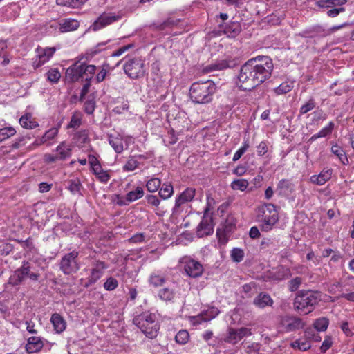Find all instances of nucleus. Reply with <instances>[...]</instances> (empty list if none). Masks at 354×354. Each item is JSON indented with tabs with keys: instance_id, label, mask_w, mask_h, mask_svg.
<instances>
[{
	"instance_id": "f257e3e1",
	"label": "nucleus",
	"mask_w": 354,
	"mask_h": 354,
	"mask_svg": "<svg viewBox=\"0 0 354 354\" xmlns=\"http://www.w3.org/2000/svg\"><path fill=\"white\" fill-rule=\"evenodd\" d=\"M256 87L269 79L273 71V63L268 56H257L247 61Z\"/></svg>"
},
{
	"instance_id": "f03ea898",
	"label": "nucleus",
	"mask_w": 354,
	"mask_h": 354,
	"mask_svg": "<svg viewBox=\"0 0 354 354\" xmlns=\"http://www.w3.org/2000/svg\"><path fill=\"white\" fill-rule=\"evenodd\" d=\"M216 91V86L212 80L194 82L189 89V97L195 104H205L212 102Z\"/></svg>"
},
{
	"instance_id": "7ed1b4c3",
	"label": "nucleus",
	"mask_w": 354,
	"mask_h": 354,
	"mask_svg": "<svg viewBox=\"0 0 354 354\" xmlns=\"http://www.w3.org/2000/svg\"><path fill=\"white\" fill-rule=\"evenodd\" d=\"M133 323L147 337L153 339L158 335L160 325L155 314L144 312L135 316Z\"/></svg>"
},
{
	"instance_id": "20e7f679",
	"label": "nucleus",
	"mask_w": 354,
	"mask_h": 354,
	"mask_svg": "<svg viewBox=\"0 0 354 354\" xmlns=\"http://www.w3.org/2000/svg\"><path fill=\"white\" fill-rule=\"evenodd\" d=\"M322 300L320 292L313 290H301L295 299L293 305L295 310L304 314L313 310L315 306Z\"/></svg>"
},
{
	"instance_id": "39448f33",
	"label": "nucleus",
	"mask_w": 354,
	"mask_h": 354,
	"mask_svg": "<svg viewBox=\"0 0 354 354\" xmlns=\"http://www.w3.org/2000/svg\"><path fill=\"white\" fill-rule=\"evenodd\" d=\"M278 220V212L273 204H264L257 208V221L261 223V230L270 231Z\"/></svg>"
},
{
	"instance_id": "423d86ee",
	"label": "nucleus",
	"mask_w": 354,
	"mask_h": 354,
	"mask_svg": "<svg viewBox=\"0 0 354 354\" xmlns=\"http://www.w3.org/2000/svg\"><path fill=\"white\" fill-rule=\"evenodd\" d=\"M40 277L39 272L32 270L31 263L28 261H24L20 268H17L10 277V283L14 286L21 283L26 278L31 281H37Z\"/></svg>"
},
{
	"instance_id": "0eeeda50",
	"label": "nucleus",
	"mask_w": 354,
	"mask_h": 354,
	"mask_svg": "<svg viewBox=\"0 0 354 354\" xmlns=\"http://www.w3.org/2000/svg\"><path fill=\"white\" fill-rule=\"evenodd\" d=\"M79 252L74 250L65 254L59 262V269L66 275L76 273L80 270Z\"/></svg>"
},
{
	"instance_id": "6e6552de",
	"label": "nucleus",
	"mask_w": 354,
	"mask_h": 354,
	"mask_svg": "<svg viewBox=\"0 0 354 354\" xmlns=\"http://www.w3.org/2000/svg\"><path fill=\"white\" fill-rule=\"evenodd\" d=\"M124 73L131 79H137L145 75V63L138 57L128 59L124 66Z\"/></svg>"
},
{
	"instance_id": "1a4fd4ad",
	"label": "nucleus",
	"mask_w": 354,
	"mask_h": 354,
	"mask_svg": "<svg viewBox=\"0 0 354 354\" xmlns=\"http://www.w3.org/2000/svg\"><path fill=\"white\" fill-rule=\"evenodd\" d=\"M251 72L247 62L240 68L236 84L243 91H250L256 87L254 78L252 76Z\"/></svg>"
},
{
	"instance_id": "9d476101",
	"label": "nucleus",
	"mask_w": 354,
	"mask_h": 354,
	"mask_svg": "<svg viewBox=\"0 0 354 354\" xmlns=\"http://www.w3.org/2000/svg\"><path fill=\"white\" fill-rule=\"evenodd\" d=\"M250 328L246 327H241L239 328H229L227 335L224 338V342L231 344H236L243 337L252 335Z\"/></svg>"
},
{
	"instance_id": "9b49d317",
	"label": "nucleus",
	"mask_w": 354,
	"mask_h": 354,
	"mask_svg": "<svg viewBox=\"0 0 354 354\" xmlns=\"http://www.w3.org/2000/svg\"><path fill=\"white\" fill-rule=\"evenodd\" d=\"M56 48L55 47L41 48L37 47L36 48L37 55L32 62V66L35 68H38L47 62L53 56Z\"/></svg>"
},
{
	"instance_id": "f8f14e48",
	"label": "nucleus",
	"mask_w": 354,
	"mask_h": 354,
	"mask_svg": "<svg viewBox=\"0 0 354 354\" xmlns=\"http://www.w3.org/2000/svg\"><path fill=\"white\" fill-rule=\"evenodd\" d=\"M280 326L283 331L288 333L302 328L304 326V323L299 317L286 315L281 317Z\"/></svg>"
},
{
	"instance_id": "ddd939ff",
	"label": "nucleus",
	"mask_w": 354,
	"mask_h": 354,
	"mask_svg": "<svg viewBox=\"0 0 354 354\" xmlns=\"http://www.w3.org/2000/svg\"><path fill=\"white\" fill-rule=\"evenodd\" d=\"M108 266L104 262L95 260L92 263L91 274L88 278L86 286L88 287L96 283L103 275L104 270L107 269Z\"/></svg>"
},
{
	"instance_id": "4468645a",
	"label": "nucleus",
	"mask_w": 354,
	"mask_h": 354,
	"mask_svg": "<svg viewBox=\"0 0 354 354\" xmlns=\"http://www.w3.org/2000/svg\"><path fill=\"white\" fill-rule=\"evenodd\" d=\"M184 263V270L187 276L196 278L203 272V267L198 261L188 258H184L183 260Z\"/></svg>"
},
{
	"instance_id": "2eb2a0df",
	"label": "nucleus",
	"mask_w": 354,
	"mask_h": 354,
	"mask_svg": "<svg viewBox=\"0 0 354 354\" xmlns=\"http://www.w3.org/2000/svg\"><path fill=\"white\" fill-rule=\"evenodd\" d=\"M295 191V185L291 180L288 179L281 180L276 188V192L279 196L284 197H292L294 198V192Z\"/></svg>"
},
{
	"instance_id": "dca6fc26",
	"label": "nucleus",
	"mask_w": 354,
	"mask_h": 354,
	"mask_svg": "<svg viewBox=\"0 0 354 354\" xmlns=\"http://www.w3.org/2000/svg\"><path fill=\"white\" fill-rule=\"evenodd\" d=\"M196 190L194 188L188 187L185 189L175 201V205L173 207L172 212L174 214H177L179 212L180 206L186 203L190 202L194 197Z\"/></svg>"
},
{
	"instance_id": "f3484780",
	"label": "nucleus",
	"mask_w": 354,
	"mask_h": 354,
	"mask_svg": "<svg viewBox=\"0 0 354 354\" xmlns=\"http://www.w3.org/2000/svg\"><path fill=\"white\" fill-rule=\"evenodd\" d=\"M120 19L119 16L111 13H102L93 23V29L98 30L105 26L113 24Z\"/></svg>"
},
{
	"instance_id": "a211bd4d",
	"label": "nucleus",
	"mask_w": 354,
	"mask_h": 354,
	"mask_svg": "<svg viewBox=\"0 0 354 354\" xmlns=\"http://www.w3.org/2000/svg\"><path fill=\"white\" fill-rule=\"evenodd\" d=\"M81 64L75 63L66 69L65 78L68 82H75L80 78L84 79Z\"/></svg>"
},
{
	"instance_id": "6ab92c4d",
	"label": "nucleus",
	"mask_w": 354,
	"mask_h": 354,
	"mask_svg": "<svg viewBox=\"0 0 354 354\" xmlns=\"http://www.w3.org/2000/svg\"><path fill=\"white\" fill-rule=\"evenodd\" d=\"M213 232L214 227L212 218L204 216L197 227V236L198 237H203L212 234Z\"/></svg>"
},
{
	"instance_id": "aec40b11",
	"label": "nucleus",
	"mask_w": 354,
	"mask_h": 354,
	"mask_svg": "<svg viewBox=\"0 0 354 354\" xmlns=\"http://www.w3.org/2000/svg\"><path fill=\"white\" fill-rule=\"evenodd\" d=\"M219 313L217 308L212 307L205 311L202 312L200 315L193 317L194 323L200 324L202 322H205L215 318Z\"/></svg>"
},
{
	"instance_id": "412c9836",
	"label": "nucleus",
	"mask_w": 354,
	"mask_h": 354,
	"mask_svg": "<svg viewBox=\"0 0 354 354\" xmlns=\"http://www.w3.org/2000/svg\"><path fill=\"white\" fill-rule=\"evenodd\" d=\"M27 342L26 349L29 353L39 352L44 346L39 337L32 336L28 339Z\"/></svg>"
},
{
	"instance_id": "4be33fe9",
	"label": "nucleus",
	"mask_w": 354,
	"mask_h": 354,
	"mask_svg": "<svg viewBox=\"0 0 354 354\" xmlns=\"http://www.w3.org/2000/svg\"><path fill=\"white\" fill-rule=\"evenodd\" d=\"M333 174V169H324L322 170L318 175H313L310 178V180L312 183L317 185H323L328 180L331 178Z\"/></svg>"
},
{
	"instance_id": "5701e85b",
	"label": "nucleus",
	"mask_w": 354,
	"mask_h": 354,
	"mask_svg": "<svg viewBox=\"0 0 354 354\" xmlns=\"http://www.w3.org/2000/svg\"><path fill=\"white\" fill-rule=\"evenodd\" d=\"M273 300L271 297L264 292L259 293L253 300V304L259 308H264L266 306H272Z\"/></svg>"
},
{
	"instance_id": "b1692460",
	"label": "nucleus",
	"mask_w": 354,
	"mask_h": 354,
	"mask_svg": "<svg viewBox=\"0 0 354 354\" xmlns=\"http://www.w3.org/2000/svg\"><path fill=\"white\" fill-rule=\"evenodd\" d=\"M71 145L66 142H62L56 148V155L59 160H64L71 156Z\"/></svg>"
},
{
	"instance_id": "393cba45",
	"label": "nucleus",
	"mask_w": 354,
	"mask_h": 354,
	"mask_svg": "<svg viewBox=\"0 0 354 354\" xmlns=\"http://www.w3.org/2000/svg\"><path fill=\"white\" fill-rule=\"evenodd\" d=\"M54 330L56 333L60 334L64 332L66 327V323L64 319L58 313H54L50 318Z\"/></svg>"
},
{
	"instance_id": "a878e982",
	"label": "nucleus",
	"mask_w": 354,
	"mask_h": 354,
	"mask_svg": "<svg viewBox=\"0 0 354 354\" xmlns=\"http://www.w3.org/2000/svg\"><path fill=\"white\" fill-rule=\"evenodd\" d=\"M79 26L78 21L73 19H66L59 24V31L61 32L73 31L77 30Z\"/></svg>"
},
{
	"instance_id": "bb28decb",
	"label": "nucleus",
	"mask_w": 354,
	"mask_h": 354,
	"mask_svg": "<svg viewBox=\"0 0 354 354\" xmlns=\"http://www.w3.org/2000/svg\"><path fill=\"white\" fill-rule=\"evenodd\" d=\"M19 124L23 128L28 129H33L39 126L38 122L32 118L30 113L22 115L19 119Z\"/></svg>"
},
{
	"instance_id": "cd10ccee",
	"label": "nucleus",
	"mask_w": 354,
	"mask_h": 354,
	"mask_svg": "<svg viewBox=\"0 0 354 354\" xmlns=\"http://www.w3.org/2000/svg\"><path fill=\"white\" fill-rule=\"evenodd\" d=\"M144 189L138 186L135 189L129 192L126 196L125 199L128 203H132L144 196Z\"/></svg>"
},
{
	"instance_id": "c85d7f7f",
	"label": "nucleus",
	"mask_w": 354,
	"mask_h": 354,
	"mask_svg": "<svg viewBox=\"0 0 354 354\" xmlns=\"http://www.w3.org/2000/svg\"><path fill=\"white\" fill-rule=\"evenodd\" d=\"M174 194V187L170 183H165L160 187L158 195L163 200L168 199L171 197Z\"/></svg>"
},
{
	"instance_id": "c756f323",
	"label": "nucleus",
	"mask_w": 354,
	"mask_h": 354,
	"mask_svg": "<svg viewBox=\"0 0 354 354\" xmlns=\"http://www.w3.org/2000/svg\"><path fill=\"white\" fill-rule=\"evenodd\" d=\"M334 123L333 122H330L327 126L321 129L317 133L314 134L310 138V141H314L317 138L326 137V136L330 134L334 129Z\"/></svg>"
},
{
	"instance_id": "7c9ffc66",
	"label": "nucleus",
	"mask_w": 354,
	"mask_h": 354,
	"mask_svg": "<svg viewBox=\"0 0 354 354\" xmlns=\"http://www.w3.org/2000/svg\"><path fill=\"white\" fill-rule=\"evenodd\" d=\"M161 184L160 178L152 177L146 182V188L149 192L154 193L160 189Z\"/></svg>"
},
{
	"instance_id": "2f4dec72",
	"label": "nucleus",
	"mask_w": 354,
	"mask_h": 354,
	"mask_svg": "<svg viewBox=\"0 0 354 354\" xmlns=\"http://www.w3.org/2000/svg\"><path fill=\"white\" fill-rule=\"evenodd\" d=\"M331 152L338 157L343 165H347L348 163V160L345 151L337 144L332 146Z\"/></svg>"
},
{
	"instance_id": "473e14b6",
	"label": "nucleus",
	"mask_w": 354,
	"mask_h": 354,
	"mask_svg": "<svg viewBox=\"0 0 354 354\" xmlns=\"http://www.w3.org/2000/svg\"><path fill=\"white\" fill-rule=\"evenodd\" d=\"M75 143L79 147H83V145L89 141L88 133L86 130H81L77 131L74 136Z\"/></svg>"
},
{
	"instance_id": "72a5a7b5",
	"label": "nucleus",
	"mask_w": 354,
	"mask_h": 354,
	"mask_svg": "<svg viewBox=\"0 0 354 354\" xmlns=\"http://www.w3.org/2000/svg\"><path fill=\"white\" fill-rule=\"evenodd\" d=\"M109 142L116 153H120L122 152L124 149L123 142L120 138L110 135L109 136Z\"/></svg>"
},
{
	"instance_id": "f704fd0d",
	"label": "nucleus",
	"mask_w": 354,
	"mask_h": 354,
	"mask_svg": "<svg viewBox=\"0 0 354 354\" xmlns=\"http://www.w3.org/2000/svg\"><path fill=\"white\" fill-rule=\"evenodd\" d=\"M347 0H326L325 1H316L315 4L320 8H329L333 6H342Z\"/></svg>"
},
{
	"instance_id": "c9c22d12",
	"label": "nucleus",
	"mask_w": 354,
	"mask_h": 354,
	"mask_svg": "<svg viewBox=\"0 0 354 354\" xmlns=\"http://www.w3.org/2000/svg\"><path fill=\"white\" fill-rule=\"evenodd\" d=\"M294 86L292 82H285L281 83L279 86L274 88L276 95H284L290 92Z\"/></svg>"
},
{
	"instance_id": "e433bc0d",
	"label": "nucleus",
	"mask_w": 354,
	"mask_h": 354,
	"mask_svg": "<svg viewBox=\"0 0 354 354\" xmlns=\"http://www.w3.org/2000/svg\"><path fill=\"white\" fill-rule=\"evenodd\" d=\"M88 0H57V3L60 6L76 8L84 4Z\"/></svg>"
},
{
	"instance_id": "4c0bfd02",
	"label": "nucleus",
	"mask_w": 354,
	"mask_h": 354,
	"mask_svg": "<svg viewBox=\"0 0 354 354\" xmlns=\"http://www.w3.org/2000/svg\"><path fill=\"white\" fill-rule=\"evenodd\" d=\"M158 297L163 301H170L174 299L175 297V292L172 289L165 288L159 290Z\"/></svg>"
},
{
	"instance_id": "58836bf2",
	"label": "nucleus",
	"mask_w": 354,
	"mask_h": 354,
	"mask_svg": "<svg viewBox=\"0 0 354 354\" xmlns=\"http://www.w3.org/2000/svg\"><path fill=\"white\" fill-rule=\"evenodd\" d=\"M291 346L300 351H307L311 347V344L306 339H299L291 343Z\"/></svg>"
},
{
	"instance_id": "ea45409f",
	"label": "nucleus",
	"mask_w": 354,
	"mask_h": 354,
	"mask_svg": "<svg viewBox=\"0 0 354 354\" xmlns=\"http://www.w3.org/2000/svg\"><path fill=\"white\" fill-rule=\"evenodd\" d=\"M82 68L83 71L84 79L86 81H91L93 75L95 73L96 66L95 65H86L81 64Z\"/></svg>"
},
{
	"instance_id": "a19ab883",
	"label": "nucleus",
	"mask_w": 354,
	"mask_h": 354,
	"mask_svg": "<svg viewBox=\"0 0 354 354\" xmlns=\"http://www.w3.org/2000/svg\"><path fill=\"white\" fill-rule=\"evenodd\" d=\"M249 185V183L247 180L241 178L236 179L232 182L231 188L234 190L245 191Z\"/></svg>"
},
{
	"instance_id": "79ce46f5",
	"label": "nucleus",
	"mask_w": 354,
	"mask_h": 354,
	"mask_svg": "<svg viewBox=\"0 0 354 354\" xmlns=\"http://www.w3.org/2000/svg\"><path fill=\"white\" fill-rule=\"evenodd\" d=\"M236 65L234 60H221L212 66L214 70H224L228 68H232Z\"/></svg>"
},
{
	"instance_id": "37998d69",
	"label": "nucleus",
	"mask_w": 354,
	"mask_h": 354,
	"mask_svg": "<svg viewBox=\"0 0 354 354\" xmlns=\"http://www.w3.org/2000/svg\"><path fill=\"white\" fill-rule=\"evenodd\" d=\"M47 80L52 84L57 83L60 78L61 74L57 68H50L46 73Z\"/></svg>"
},
{
	"instance_id": "c03bdc74",
	"label": "nucleus",
	"mask_w": 354,
	"mask_h": 354,
	"mask_svg": "<svg viewBox=\"0 0 354 354\" xmlns=\"http://www.w3.org/2000/svg\"><path fill=\"white\" fill-rule=\"evenodd\" d=\"M82 124V114L80 112H75L71 116V121L67 128L77 129Z\"/></svg>"
},
{
	"instance_id": "a18cd8bd",
	"label": "nucleus",
	"mask_w": 354,
	"mask_h": 354,
	"mask_svg": "<svg viewBox=\"0 0 354 354\" xmlns=\"http://www.w3.org/2000/svg\"><path fill=\"white\" fill-rule=\"evenodd\" d=\"M329 321L326 317L317 319L314 322V328L317 331H325L328 326Z\"/></svg>"
},
{
	"instance_id": "49530a36",
	"label": "nucleus",
	"mask_w": 354,
	"mask_h": 354,
	"mask_svg": "<svg viewBox=\"0 0 354 354\" xmlns=\"http://www.w3.org/2000/svg\"><path fill=\"white\" fill-rule=\"evenodd\" d=\"M82 184L79 179H73L68 181V189L73 194H80Z\"/></svg>"
},
{
	"instance_id": "de8ad7c7",
	"label": "nucleus",
	"mask_w": 354,
	"mask_h": 354,
	"mask_svg": "<svg viewBox=\"0 0 354 354\" xmlns=\"http://www.w3.org/2000/svg\"><path fill=\"white\" fill-rule=\"evenodd\" d=\"M15 133L16 130L12 127L0 129V142L13 136Z\"/></svg>"
},
{
	"instance_id": "09e8293b",
	"label": "nucleus",
	"mask_w": 354,
	"mask_h": 354,
	"mask_svg": "<svg viewBox=\"0 0 354 354\" xmlns=\"http://www.w3.org/2000/svg\"><path fill=\"white\" fill-rule=\"evenodd\" d=\"M149 281V283L154 287H159L165 282V279L160 274L153 273L150 275Z\"/></svg>"
},
{
	"instance_id": "8fccbe9b",
	"label": "nucleus",
	"mask_w": 354,
	"mask_h": 354,
	"mask_svg": "<svg viewBox=\"0 0 354 354\" xmlns=\"http://www.w3.org/2000/svg\"><path fill=\"white\" fill-rule=\"evenodd\" d=\"M189 338V333L185 330H180L175 336L176 342L179 344H185Z\"/></svg>"
},
{
	"instance_id": "3c124183",
	"label": "nucleus",
	"mask_w": 354,
	"mask_h": 354,
	"mask_svg": "<svg viewBox=\"0 0 354 354\" xmlns=\"http://www.w3.org/2000/svg\"><path fill=\"white\" fill-rule=\"evenodd\" d=\"M59 129L57 127H53L48 131H46L44 133V135L41 137V142H48L53 139H54L57 133H58Z\"/></svg>"
},
{
	"instance_id": "603ef678",
	"label": "nucleus",
	"mask_w": 354,
	"mask_h": 354,
	"mask_svg": "<svg viewBox=\"0 0 354 354\" xmlns=\"http://www.w3.org/2000/svg\"><path fill=\"white\" fill-rule=\"evenodd\" d=\"M316 106V103L313 98L309 99V100L302 105L299 109V113L304 115L313 110Z\"/></svg>"
},
{
	"instance_id": "864d4df0",
	"label": "nucleus",
	"mask_w": 354,
	"mask_h": 354,
	"mask_svg": "<svg viewBox=\"0 0 354 354\" xmlns=\"http://www.w3.org/2000/svg\"><path fill=\"white\" fill-rule=\"evenodd\" d=\"M104 288L107 291H112L118 286V282L116 279L110 277L107 278L106 281L104 283Z\"/></svg>"
},
{
	"instance_id": "5fc2aeb1",
	"label": "nucleus",
	"mask_w": 354,
	"mask_h": 354,
	"mask_svg": "<svg viewBox=\"0 0 354 354\" xmlns=\"http://www.w3.org/2000/svg\"><path fill=\"white\" fill-rule=\"evenodd\" d=\"M139 165V162L134 157H131L123 166V170L125 171H132Z\"/></svg>"
},
{
	"instance_id": "6e6d98bb",
	"label": "nucleus",
	"mask_w": 354,
	"mask_h": 354,
	"mask_svg": "<svg viewBox=\"0 0 354 354\" xmlns=\"http://www.w3.org/2000/svg\"><path fill=\"white\" fill-rule=\"evenodd\" d=\"M243 257L244 252L240 248H234L231 252V257L234 262H241L243 259Z\"/></svg>"
},
{
	"instance_id": "4d7b16f0",
	"label": "nucleus",
	"mask_w": 354,
	"mask_h": 354,
	"mask_svg": "<svg viewBox=\"0 0 354 354\" xmlns=\"http://www.w3.org/2000/svg\"><path fill=\"white\" fill-rule=\"evenodd\" d=\"M302 283V279L297 277L289 281L288 288L290 291L295 292L298 290Z\"/></svg>"
},
{
	"instance_id": "13d9d810",
	"label": "nucleus",
	"mask_w": 354,
	"mask_h": 354,
	"mask_svg": "<svg viewBox=\"0 0 354 354\" xmlns=\"http://www.w3.org/2000/svg\"><path fill=\"white\" fill-rule=\"evenodd\" d=\"M250 145L248 141L243 142V146L234 153L233 157V161H237L241 158L243 154L247 151Z\"/></svg>"
},
{
	"instance_id": "bf43d9fd",
	"label": "nucleus",
	"mask_w": 354,
	"mask_h": 354,
	"mask_svg": "<svg viewBox=\"0 0 354 354\" xmlns=\"http://www.w3.org/2000/svg\"><path fill=\"white\" fill-rule=\"evenodd\" d=\"M145 200L148 205L156 207H158L160 203V201L158 196L152 194L146 195Z\"/></svg>"
},
{
	"instance_id": "052dcab7",
	"label": "nucleus",
	"mask_w": 354,
	"mask_h": 354,
	"mask_svg": "<svg viewBox=\"0 0 354 354\" xmlns=\"http://www.w3.org/2000/svg\"><path fill=\"white\" fill-rule=\"evenodd\" d=\"M232 28H231V26L227 27L225 30V32L231 33L232 37H235L241 32L240 26L237 23H232Z\"/></svg>"
},
{
	"instance_id": "680f3d73",
	"label": "nucleus",
	"mask_w": 354,
	"mask_h": 354,
	"mask_svg": "<svg viewBox=\"0 0 354 354\" xmlns=\"http://www.w3.org/2000/svg\"><path fill=\"white\" fill-rule=\"evenodd\" d=\"M31 137L29 136H22L17 138L12 144V147L15 149H18L24 146L26 143V140H30Z\"/></svg>"
},
{
	"instance_id": "e2e57ef3",
	"label": "nucleus",
	"mask_w": 354,
	"mask_h": 354,
	"mask_svg": "<svg viewBox=\"0 0 354 354\" xmlns=\"http://www.w3.org/2000/svg\"><path fill=\"white\" fill-rule=\"evenodd\" d=\"M133 46H134V44H129L128 45L124 46L120 48L119 49H118L117 50H115V52H113L112 53V57H119V56L122 55L124 53H125L126 51L129 50L130 48H132Z\"/></svg>"
},
{
	"instance_id": "0e129e2a",
	"label": "nucleus",
	"mask_w": 354,
	"mask_h": 354,
	"mask_svg": "<svg viewBox=\"0 0 354 354\" xmlns=\"http://www.w3.org/2000/svg\"><path fill=\"white\" fill-rule=\"evenodd\" d=\"M95 176L97 178V179L103 183H106L110 180V175L108 174L106 171L103 170L100 173H97Z\"/></svg>"
},
{
	"instance_id": "69168bd1",
	"label": "nucleus",
	"mask_w": 354,
	"mask_h": 354,
	"mask_svg": "<svg viewBox=\"0 0 354 354\" xmlns=\"http://www.w3.org/2000/svg\"><path fill=\"white\" fill-rule=\"evenodd\" d=\"M257 153L259 156H261L266 154L268 151V145L266 142L262 141L257 146Z\"/></svg>"
},
{
	"instance_id": "338daca9",
	"label": "nucleus",
	"mask_w": 354,
	"mask_h": 354,
	"mask_svg": "<svg viewBox=\"0 0 354 354\" xmlns=\"http://www.w3.org/2000/svg\"><path fill=\"white\" fill-rule=\"evenodd\" d=\"M333 344V342L330 337L326 338L324 342H322V344L321 346V351L323 353H325L328 349H329Z\"/></svg>"
},
{
	"instance_id": "774afa93",
	"label": "nucleus",
	"mask_w": 354,
	"mask_h": 354,
	"mask_svg": "<svg viewBox=\"0 0 354 354\" xmlns=\"http://www.w3.org/2000/svg\"><path fill=\"white\" fill-rule=\"evenodd\" d=\"M344 11L345 8L343 7H341L339 8H333L327 11V15L328 17H335L337 16L340 12H343Z\"/></svg>"
}]
</instances>
